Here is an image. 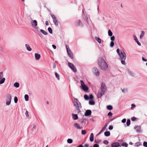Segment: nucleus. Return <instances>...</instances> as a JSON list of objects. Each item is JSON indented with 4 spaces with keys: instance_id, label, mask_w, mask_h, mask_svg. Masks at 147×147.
<instances>
[{
    "instance_id": "1",
    "label": "nucleus",
    "mask_w": 147,
    "mask_h": 147,
    "mask_svg": "<svg viewBox=\"0 0 147 147\" xmlns=\"http://www.w3.org/2000/svg\"><path fill=\"white\" fill-rule=\"evenodd\" d=\"M97 63L99 68L103 71H106L107 69L108 65L107 64L101 57H99L97 59Z\"/></svg>"
},
{
    "instance_id": "2",
    "label": "nucleus",
    "mask_w": 147,
    "mask_h": 147,
    "mask_svg": "<svg viewBox=\"0 0 147 147\" xmlns=\"http://www.w3.org/2000/svg\"><path fill=\"white\" fill-rule=\"evenodd\" d=\"M117 52L120 57L119 59L121 61V62L122 64L125 65V60L126 58V54L123 50H121V53H120V50L117 49Z\"/></svg>"
},
{
    "instance_id": "3",
    "label": "nucleus",
    "mask_w": 147,
    "mask_h": 147,
    "mask_svg": "<svg viewBox=\"0 0 147 147\" xmlns=\"http://www.w3.org/2000/svg\"><path fill=\"white\" fill-rule=\"evenodd\" d=\"M74 106L76 107V109L75 111V113H77L78 114L81 112V110L79 108V106H78V104L79 101L78 100L77 98H74Z\"/></svg>"
},
{
    "instance_id": "4",
    "label": "nucleus",
    "mask_w": 147,
    "mask_h": 147,
    "mask_svg": "<svg viewBox=\"0 0 147 147\" xmlns=\"http://www.w3.org/2000/svg\"><path fill=\"white\" fill-rule=\"evenodd\" d=\"M66 47L68 55L71 59H73L74 57L73 54L71 50L69 49V46L67 45H66Z\"/></svg>"
},
{
    "instance_id": "5",
    "label": "nucleus",
    "mask_w": 147,
    "mask_h": 147,
    "mask_svg": "<svg viewBox=\"0 0 147 147\" xmlns=\"http://www.w3.org/2000/svg\"><path fill=\"white\" fill-rule=\"evenodd\" d=\"M68 65L69 67L73 71V72H77V69L72 63L70 62H68Z\"/></svg>"
},
{
    "instance_id": "6",
    "label": "nucleus",
    "mask_w": 147,
    "mask_h": 147,
    "mask_svg": "<svg viewBox=\"0 0 147 147\" xmlns=\"http://www.w3.org/2000/svg\"><path fill=\"white\" fill-rule=\"evenodd\" d=\"M92 72L96 76H99L100 72L96 67H94L93 68Z\"/></svg>"
},
{
    "instance_id": "7",
    "label": "nucleus",
    "mask_w": 147,
    "mask_h": 147,
    "mask_svg": "<svg viewBox=\"0 0 147 147\" xmlns=\"http://www.w3.org/2000/svg\"><path fill=\"white\" fill-rule=\"evenodd\" d=\"M31 25L33 28H36L37 26V22L36 20H34L31 22Z\"/></svg>"
},
{
    "instance_id": "8",
    "label": "nucleus",
    "mask_w": 147,
    "mask_h": 147,
    "mask_svg": "<svg viewBox=\"0 0 147 147\" xmlns=\"http://www.w3.org/2000/svg\"><path fill=\"white\" fill-rule=\"evenodd\" d=\"M92 111L88 109L86 110L84 115L85 116L88 117L91 115Z\"/></svg>"
},
{
    "instance_id": "9",
    "label": "nucleus",
    "mask_w": 147,
    "mask_h": 147,
    "mask_svg": "<svg viewBox=\"0 0 147 147\" xmlns=\"http://www.w3.org/2000/svg\"><path fill=\"white\" fill-rule=\"evenodd\" d=\"M134 129H136V131L137 133H140L142 132L141 129V127L140 126L136 125L134 127Z\"/></svg>"
},
{
    "instance_id": "10",
    "label": "nucleus",
    "mask_w": 147,
    "mask_h": 147,
    "mask_svg": "<svg viewBox=\"0 0 147 147\" xmlns=\"http://www.w3.org/2000/svg\"><path fill=\"white\" fill-rule=\"evenodd\" d=\"M81 89H82L85 92H88L89 88L86 85H85L82 87L81 88Z\"/></svg>"
},
{
    "instance_id": "11",
    "label": "nucleus",
    "mask_w": 147,
    "mask_h": 147,
    "mask_svg": "<svg viewBox=\"0 0 147 147\" xmlns=\"http://www.w3.org/2000/svg\"><path fill=\"white\" fill-rule=\"evenodd\" d=\"M112 147H121V146L120 145L119 143L117 142H115L112 143L111 144Z\"/></svg>"
},
{
    "instance_id": "12",
    "label": "nucleus",
    "mask_w": 147,
    "mask_h": 147,
    "mask_svg": "<svg viewBox=\"0 0 147 147\" xmlns=\"http://www.w3.org/2000/svg\"><path fill=\"white\" fill-rule=\"evenodd\" d=\"M104 91L102 92L100 91L99 92V91H98L97 95V97L98 98H100L101 96L105 94Z\"/></svg>"
},
{
    "instance_id": "13",
    "label": "nucleus",
    "mask_w": 147,
    "mask_h": 147,
    "mask_svg": "<svg viewBox=\"0 0 147 147\" xmlns=\"http://www.w3.org/2000/svg\"><path fill=\"white\" fill-rule=\"evenodd\" d=\"M133 37H134V40L137 43L138 45L139 46H141V43H140V42L138 40V39L137 37L135 35H134Z\"/></svg>"
},
{
    "instance_id": "14",
    "label": "nucleus",
    "mask_w": 147,
    "mask_h": 147,
    "mask_svg": "<svg viewBox=\"0 0 147 147\" xmlns=\"http://www.w3.org/2000/svg\"><path fill=\"white\" fill-rule=\"evenodd\" d=\"M34 55L35 59L36 60H38L39 59H40L41 57L40 55V54H39L36 53H35Z\"/></svg>"
},
{
    "instance_id": "15",
    "label": "nucleus",
    "mask_w": 147,
    "mask_h": 147,
    "mask_svg": "<svg viewBox=\"0 0 147 147\" xmlns=\"http://www.w3.org/2000/svg\"><path fill=\"white\" fill-rule=\"evenodd\" d=\"M71 115L72 118L74 120H76L78 119V116L77 114L72 113Z\"/></svg>"
},
{
    "instance_id": "16",
    "label": "nucleus",
    "mask_w": 147,
    "mask_h": 147,
    "mask_svg": "<svg viewBox=\"0 0 147 147\" xmlns=\"http://www.w3.org/2000/svg\"><path fill=\"white\" fill-rule=\"evenodd\" d=\"M74 127L76 128H77V129H81L82 128V127H81L79 124L78 123H75L74 124Z\"/></svg>"
},
{
    "instance_id": "17",
    "label": "nucleus",
    "mask_w": 147,
    "mask_h": 147,
    "mask_svg": "<svg viewBox=\"0 0 147 147\" xmlns=\"http://www.w3.org/2000/svg\"><path fill=\"white\" fill-rule=\"evenodd\" d=\"M94 134L93 133H91L90 137V140L91 142H92L94 141Z\"/></svg>"
},
{
    "instance_id": "18",
    "label": "nucleus",
    "mask_w": 147,
    "mask_h": 147,
    "mask_svg": "<svg viewBox=\"0 0 147 147\" xmlns=\"http://www.w3.org/2000/svg\"><path fill=\"white\" fill-rule=\"evenodd\" d=\"M131 121L129 119H127V121L126 122L127 125H125V124H124V125L125 127H126V126H129L130 124L131 123Z\"/></svg>"
},
{
    "instance_id": "19",
    "label": "nucleus",
    "mask_w": 147,
    "mask_h": 147,
    "mask_svg": "<svg viewBox=\"0 0 147 147\" xmlns=\"http://www.w3.org/2000/svg\"><path fill=\"white\" fill-rule=\"evenodd\" d=\"M107 109L109 110H111L113 109V107L111 105H108L106 107Z\"/></svg>"
},
{
    "instance_id": "20",
    "label": "nucleus",
    "mask_w": 147,
    "mask_h": 147,
    "mask_svg": "<svg viewBox=\"0 0 147 147\" xmlns=\"http://www.w3.org/2000/svg\"><path fill=\"white\" fill-rule=\"evenodd\" d=\"M95 38L99 43L100 44L101 43V40L99 37H95Z\"/></svg>"
},
{
    "instance_id": "21",
    "label": "nucleus",
    "mask_w": 147,
    "mask_h": 147,
    "mask_svg": "<svg viewBox=\"0 0 147 147\" xmlns=\"http://www.w3.org/2000/svg\"><path fill=\"white\" fill-rule=\"evenodd\" d=\"M25 47L27 50L28 51H31L32 50V49L30 48L28 45L27 44H26Z\"/></svg>"
},
{
    "instance_id": "22",
    "label": "nucleus",
    "mask_w": 147,
    "mask_h": 147,
    "mask_svg": "<svg viewBox=\"0 0 147 147\" xmlns=\"http://www.w3.org/2000/svg\"><path fill=\"white\" fill-rule=\"evenodd\" d=\"M89 104L90 105H94L95 104V102L93 100H89Z\"/></svg>"
},
{
    "instance_id": "23",
    "label": "nucleus",
    "mask_w": 147,
    "mask_h": 147,
    "mask_svg": "<svg viewBox=\"0 0 147 147\" xmlns=\"http://www.w3.org/2000/svg\"><path fill=\"white\" fill-rule=\"evenodd\" d=\"M100 89L101 90V91H104L105 92V91L106 90V87L103 86L102 85H101Z\"/></svg>"
},
{
    "instance_id": "24",
    "label": "nucleus",
    "mask_w": 147,
    "mask_h": 147,
    "mask_svg": "<svg viewBox=\"0 0 147 147\" xmlns=\"http://www.w3.org/2000/svg\"><path fill=\"white\" fill-rule=\"evenodd\" d=\"M104 135L106 137L109 136L110 135V133L109 131H106L104 133Z\"/></svg>"
},
{
    "instance_id": "25",
    "label": "nucleus",
    "mask_w": 147,
    "mask_h": 147,
    "mask_svg": "<svg viewBox=\"0 0 147 147\" xmlns=\"http://www.w3.org/2000/svg\"><path fill=\"white\" fill-rule=\"evenodd\" d=\"M40 32L44 35H47L48 34V33L43 30L40 29Z\"/></svg>"
},
{
    "instance_id": "26",
    "label": "nucleus",
    "mask_w": 147,
    "mask_h": 147,
    "mask_svg": "<svg viewBox=\"0 0 147 147\" xmlns=\"http://www.w3.org/2000/svg\"><path fill=\"white\" fill-rule=\"evenodd\" d=\"M36 28H34L36 30V31L37 32H38V34L39 35V36L41 38H42V36H43L42 35V34L39 32V31L38 30V27H36Z\"/></svg>"
},
{
    "instance_id": "27",
    "label": "nucleus",
    "mask_w": 147,
    "mask_h": 147,
    "mask_svg": "<svg viewBox=\"0 0 147 147\" xmlns=\"http://www.w3.org/2000/svg\"><path fill=\"white\" fill-rule=\"evenodd\" d=\"M5 80V78H2L1 79H0V84H2L3 83Z\"/></svg>"
},
{
    "instance_id": "28",
    "label": "nucleus",
    "mask_w": 147,
    "mask_h": 147,
    "mask_svg": "<svg viewBox=\"0 0 147 147\" xmlns=\"http://www.w3.org/2000/svg\"><path fill=\"white\" fill-rule=\"evenodd\" d=\"M53 21L56 26H58V22L57 19L55 20H53Z\"/></svg>"
},
{
    "instance_id": "29",
    "label": "nucleus",
    "mask_w": 147,
    "mask_h": 147,
    "mask_svg": "<svg viewBox=\"0 0 147 147\" xmlns=\"http://www.w3.org/2000/svg\"><path fill=\"white\" fill-rule=\"evenodd\" d=\"M7 100H8L11 101V96L10 94H8L7 95Z\"/></svg>"
},
{
    "instance_id": "30",
    "label": "nucleus",
    "mask_w": 147,
    "mask_h": 147,
    "mask_svg": "<svg viewBox=\"0 0 147 147\" xmlns=\"http://www.w3.org/2000/svg\"><path fill=\"white\" fill-rule=\"evenodd\" d=\"M121 146L123 147H127L128 144L126 142H124L122 143Z\"/></svg>"
},
{
    "instance_id": "31",
    "label": "nucleus",
    "mask_w": 147,
    "mask_h": 147,
    "mask_svg": "<svg viewBox=\"0 0 147 147\" xmlns=\"http://www.w3.org/2000/svg\"><path fill=\"white\" fill-rule=\"evenodd\" d=\"M78 25L79 26H81L82 27H83V24L82 22H81V21L80 20H78Z\"/></svg>"
},
{
    "instance_id": "32",
    "label": "nucleus",
    "mask_w": 147,
    "mask_h": 147,
    "mask_svg": "<svg viewBox=\"0 0 147 147\" xmlns=\"http://www.w3.org/2000/svg\"><path fill=\"white\" fill-rule=\"evenodd\" d=\"M29 96L28 94H26L24 95L25 100L26 101H28L29 100Z\"/></svg>"
},
{
    "instance_id": "33",
    "label": "nucleus",
    "mask_w": 147,
    "mask_h": 147,
    "mask_svg": "<svg viewBox=\"0 0 147 147\" xmlns=\"http://www.w3.org/2000/svg\"><path fill=\"white\" fill-rule=\"evenodd\" d=\"M141 145V143L140 142H137L135 144L134 146H135L138 147Z\"/></svg>"
},
{
    "instance_id": "34",
    "label": "nucleus",
    "mask_w": 147,
    "mask_h": 147,
    "mask_svg": "<svg viewBox=\"0 0 147 147\" xmlns=\"http://www.w3.org/2000/svg\"><path fill=\"white\" fill-rule=\"evenodd\" d=\"M84 99L85 100H89V97L87 94H85L84 95Z\"/></svg>"
},
{
    "instance_id": "35",
    "label": "nucleus",
    "mask_w": 147,
    "mask_h": 147,
    "mask_svg": "<svg viewBox=\"0 0 147 147\" xmlns=\"http://www.w3.org/2000/svg\"><path fill=\"white\" fill-rule=\"evenodd\" d=\"M14 86L16 88H18L19 86V84L18 82H16L14 84Z\"/></svg>"
},
{
    "instance_id": "36",
    "label": "nucleus",
    "mask_w": 147,
    "mask_h": 147,
    "mask_svg": "<svg viewBox=\"0 0 147 147\" xmlns=\"http://www.w3.org/2000/svg\"><path fill=\"white\" fill-rule=\"evenodd\" d=\"M82 120L81 121V123L82 124L84 123V124H85L86 123V119L85 118H83V117H82Z\"/></svg>"
},
{
    "instance_id": "37",
    "label": "nucleus",
    "mask_w": 147,
    "mask_h": 147,
    "mask_svg": "<svg viewBox=\"0 0 147 147\" xmlns=\"http://www.w3.org/2000/svg\"><path fill=\"white\" fill-rule=\"evenodd\" d=\"M55 77L57 78L58 80H59L60 79V76L59 75L57 74L56 72H55Z\"/></svg>"
},
{
    "instance_id": "38",
    "label": "nucleus",
    "mask_w": 147,
    "mask_h": 147,
    "mask_svg": "<svg viewBox=\"0 0 147 147\" xmlns=\"http://www.w3.org/2000/svg\"><path fill=\"white\" fill-rule=\"evenodd\" d=\"M127 71H128L129 72V74L131 76H132L133 77H134V74L131 71H130V70H128Z\"/></svg>"
},
{
    "instance_id": "39",
    "label": "nucleus",
    "mask_w": 147,
    "mask_h": 147,
    "mask_svg": "<svg viewBox=\"0 0 147 147\" xmlns=\"http://www.w3.org/2000/svg\"><path fill=\"white\" fill-rule=\"evenodd\" d=\"M108 35L110 36H111L113 35V33L111 30L109 29L108 31Z\"/></svg>"
},
{
    "instance_id": "40",
    "label": "nucleus",
    "mask_w": 147,
    "mask_h": 147,
    "mask_svg": "<svg viewBox=\"0 0 147 147\" xmlns=\"http://www.w3.org/2000/svg\"><path fill=\"white\" fill-rule=\"evenodd\" d=\"M89 100H93L94 98V97L93 95L91 94L89 95Z\"/></svg>"
},
{
    "instance_id": "41",
    "label": "nucleus",
    "mask_w": 147,
    "mask_h": 147,
    "mask_svg": "<svg viewBox=\"0 0 147 147\" xmlns=\"http://www.w3.org/2000/svg\"><path fill=\"white\" fill-rule=\"evenodd\" d=\"M48 30L49 32L51 34H53V30L51 28L49 27L48 28Z\"/></svg>"
},
{
    "instance_id": "42",
    "label": "nucleus",
    "mask_w": 147,
    "mask_h": 147,
    "mask_svg": "<svg viewBox=\"0 0 147 147\" xmlns=\"http://www.w3.org/2000/svg\"><path fill=\"white\" fill-rule=\"evenodd\" d=\"M25 110H26V111L25 113V114L26 116V117L28 118H30L29 117V115L28 114V111H27V110L26 109H25Z\"/></svg>"
},
{
    "instance_id": "43",
    "label": "nucleus",
    "mask_w": 147,
    "mask_h": 147,
    "mask_svg": "<svg viewBox=\"0 0 147 147\" xmlns=\"http://www.w3.org/2000/svg\"><path fill=\"white\" fill-rule=\"evenodd\" d=\"M67 141L68 143L71 144L73 142V140L69 138L67 140Z\"/></svg>"
},
{
    "instance_id": "44",
    "label": "nucleus",
    "mask_w": 147,
    "mask_h": 147,
    "mask_svg": "<svg viewBox=\"0 0 147 147\" xmlns=\"http://www.w3.org/2000/svg\"><path fill=\"white\" fill-rule=\"evenodd\" d=\"M80 82L81 84V86H80V88H81V87H82L83 86L85 85L84 82L82 80H81L80 81Z\"/></svg>"
},
{
    "instance_id": "45",
    "label": "nucleus",
    "mask_w": 147,
    "mask_h": 147,
    "mask_svg": "<svg viewBox=\"0 0 147 147\" xmlns=\"http://www.w3.org/2000/svg\"><path fill=\"white\" fill-rule=\"evenodd\" d=\"M144 34V31H142L141 32V34L140 35V38L141 39L142 37Z\"/></svg>"
},
{
    "instance_id": "46",
    "label": "nucleus",
    "mask_w": 147,
    "mask_h": 147,
    "mask_svg": "<svg viewBox=\"0 0 147 147\" xmlns=\"http://www.w3.org/2000/svg\"><path fill=\"white\" fill-rule=\"evenodd\" d=\"M114 45V43L113 41H111L110 43V47H113Z\"/></svg>"
},
{
    "instance_id": "47",
    "label": "nucleus",
    "mask_w": 147,
    "mask_h": 147,
    "mask_svg": "<svg viewBox=\"0 0 147 147\" xmlns=\"http://www.w3.org/2000/svg\"><path fill=\"white\" fill-rule=\"evenodd\" d=\"M14 102L15 103H17V102H18V98L16 96L14 97Z\"/></svg>"
},
{
    "instance_id": "48",
    "label": "nucleus",
    "mask_w": 147,
    "mask_h": 147,
    "mask_svg": "<svg viewBox=\"0 0 147 147\" xmlns=\"http://www.w3.org/2000/svg\"><path fill=\"white\" fill-rule=\"evenodd\" d=\"M86 133V131L85 130H82L81 131L82 134L83 135H85Z\"/></svg>"
},
{
    "instance_id": "49",
    "label": "nucleus",
    "mask_w": 147,
    "mask_h": 147,
    "mask_svg": "<svg viewBox=\"0 0 147 147\" xmlns=\"http://www.w3.org/2000/svg\"><path fill=\"white\" fill-rule=\"evenodd\" d=\"M113 113L111 111L109 112L108 114V116L109 117V118H110L111 117Z\"/></svg>"
},
{
    "instance_id": "50",
    "label": "nucleus",
    "mask_w": 147,
    "mask_h": 147,
    "mask_svg": "<svg viewBox=\"0 0 147 147\" xmlns=\"http://www.w3.org/2000/svg\"><path fill=\"white\" fill-rule=\"evenodd\" d=\"M11 100H7L6 101V105H9L11 104Z\"/></svg>"
},
{
    "instance_id": "51",
    "label": "nucleus",
    "mask_w": 147,
    "mask_h": 147,
    "mask_svg": "<svg viewBox=\"0 0 147 147\" xmlns=\"http://www.w3.org/2000/svg\"><path fill=\"white\" fill-rule=\"evenodd\" d=\"M50 14H51V17H52V18L53 19V20H55L57 19L56 18V17L53 14H51V13Z\"/></svg>"
},
{
    "instance_id": "52",
    "label": "nucleus",
    "mask_w": 147,
    "mask_h": 147,
    "mask_svg": "<svg viewBox=\"0 0 147 147\" xmlns=\"http://www.w3.org/2000/svg\"><path fill=\"white\" fill-rule=\"evenodd\" d=\"M143 146L145 147H147V142L144 141L143 143Z\"/></svg>"
},
{
    "instance_id": "53",
    "label": "nucleus",
    "mask_w": 147,
    "mask_h": 147,
    "mask_svg": "<svg viewBox=\"0 0 147 147\" xmlns=\"http://www.w3.org/2000/svg\"><path fill=\"white\" fill-rule=\"evenodd\" d=\"M115 37L114 36H112L111 38V41H113L115 39Z\"/></svg>"
},
{
    "instance_id": "54",
    "label": "nucleus",
    "mask_w": 147,
    "mask_h": 147,
    "mask_svg": "<svg viewBox=\"0 0 147 147\" xmlns=\"http://www.w3.org/2000/svg\"><path fill=\"white\" fill-rule=\"evenodd\" d=\"M131 109H133L134 108L136 107V105L134 104H132L131 105Z\"/></svg>"
},
{
    "instance_id": "55",
    "label": "nucleus",
    "mask_w": 147,
    "mask_h": 147,
    "mask_svg": "<svg viewBox=\"0 0 147 147\" xmlns=\"http://www.w3.org/2000/svg\"><path fill=\"white\" fill-rule=\"evenodd\" d=\"M103 143L107 145L109 144V142L107 140H105L103 141Z\"/></svg>"
},
{
    "instance_id": "56",
    "label": "nucleus",
    "mask_w": 147,
    "mask_h": 147,
    "mask_svg": "<svg viewBox=\"0 0 147 147\" xmlns=\"http://www.w3.org/2000/svg\"><path fill=\"white\" fill-rule=\"evenodd\" d=\"M137 119L136 117H132L131 119L132 121H135L136 119Z\"/></svg>"
},
{
    "instance_id": "57",
    "label": "nucleus",
    "mask_w": 147,
    "mask_h": 147,
    "mask_svg": "<svg viewBox=\"0 0 147 147\" xmlns=\"http://www.w3.org/2000/svg\"><path fill=\"white\" fill-rule=\"evenodd\" d=\"M121 89L122 90V92L124 93H125V92H127V89H122V88H121Z\"/></svg>"
},
{
    "instance_id": "58",
    "label": "nucleus",
    "mask_w": 147,
    "mask_h": 147,
    "mask_svg": "<svg viewBox=\"0 0 147 147\" xmlns=\"http://www.w3.org/2000/svg\"><path fill=\"white\" fill-rule=\"evenodd\" d=\"M113 129V126L112 125H110L109 127V129L110 130H111Z\"/></svg>"
},
{
    "instance_id": "59",
    "label": "nucleus",
    "mask_w": 147,
    "mask_h": 147,
    "mask_svg": "<svg viewBox=\"0 0 147 147\" xmlns=\"http://www.w3.org/2000/svg\"><path fill=\"white\" fill-rule=\"evenodd\" d=\"M78 106H79V109H81L82 107V106L81 105V103H80V102H79L78 104Z\"/></svg>"
},
{
    "instance_id": "60",
    "label": "nucleus",
    "mask_w": 147,
    "mask_h": 147,
    "mask_svg": "<svg viewBox=\"0 0 147 147\" xmlns=\"http://www.w3.org/2000/svg\"><path fill=\"white\" fill-rule=\"evenodd\" d=\"M84 20L86 21L88 23V18L86 16H85V18H84Z\"/></svg>"
},
{
    "instance_id": "61",
    "label": "nucleus",
    "mask_w": 147,
    "mask_h": 147,
    "mask_svg": "<svg viewBox=\"0 0 147 147\" xmlns=\"http://www.w3.org/2000/svg\"><path fill=\"white\" fill-rule=\"evenodd\" d=\"M101 140H95L94 141V143H98L99 142H101Z\"/></svg>"
},
{
    "instance_id": "62",
    "label": "nucleus",
    "mask_w": 147,
    "mask_h": 147,
    "mask_svg": "<svg viewBox=\"0 0 147 147\" xmlns=\"http://www.w3.org/2000/svg\"><path fill=\"white\" fill-rule=\"evenodd\" d=\"M126 119L125 118L123 119L121 121L122 123H125L126 122Z\"/></svg>"
},
{
    "instance_id": "63",
    "label": "nucleus",
    "mask_w": 147,
    "mask_h": 147,
    "mask_svg": "<svg viewBox=\"0 0 147 147\" xmlns=\"http://www.w3.org/2000/svg\"><path fill=\"white\" fill-rule=\"evenodd\" d=\"M3 77V72H1L0 73V79H1Z\"/></svg>"
},
{
    "instance_id": "64",
    "label": "nucleus",
    "mask_w": 147,
    "mask_h": 147,
    "mask_svg": "<svg viewBox=\"0 0 147 147\" xmlns=\"http://www.w3.org/2000/svg\"><path fill=\"white\" fill-rule=\"evenodd\" d=\"M99 145L98 144H95L93 145V147H99Z\"/></svg>"
}]
</instances>
